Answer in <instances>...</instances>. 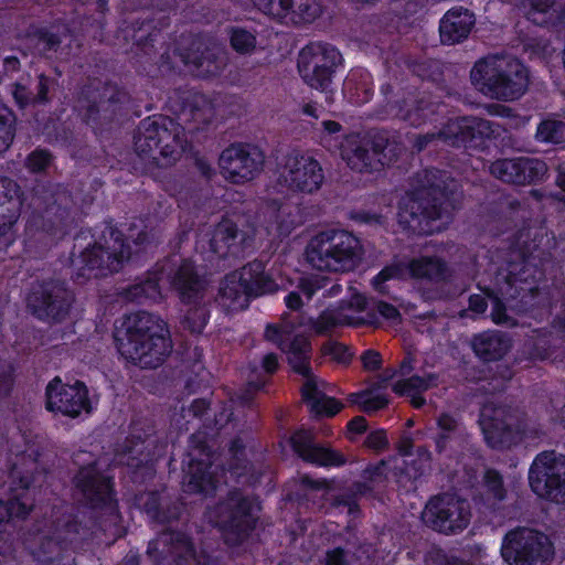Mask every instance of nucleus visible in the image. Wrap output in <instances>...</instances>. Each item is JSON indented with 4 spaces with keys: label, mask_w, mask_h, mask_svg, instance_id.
<instances>
[{
    "label": "nucleus",
    "mask_w": 565,
    "mask_h": 565,
    "mask_svg": "<svg viewBox=\"0 0 565 565\" xmlns=\"http://www.w3.org/2000/svg\"><path fill=\"white\" fill-rule=\"evenodd\" d=\"M171 286L184 303H193L184 313L181 326L192 334H202L210 319V310L201 301L204 298L205 282L195 271L194 265L183 260L171 276Z\"/></svg>",
    "instance_id": "obj_11"
},
{
    "label": "nucleus",
    "mask_w": 565,
    "mask_h": 565,
    "mask_svg": "<svg viewBox=\"0 0 565 565\" xmlns=\"http://www.w3.org/2000/svg\"><path fill=\"white\" fill-rule=\"evenodd\" d=\"M470 79L483 95L502 102L519 99L530 84L527 68L518 58L503 55H488L477 61Z\"/></svg>",
    "instance_id": "obj_5"
},
{
    "label": "nucleus",
    "mask_w": 565,
    "mask_h": 565,
    "mask_svg": "<svg viewBox=\"0 0 565 565\" xmlns=\"http://www.w3.org/2000/svg\"><path fill=\"white\" fill-rule=\"evenodd\" d=\"M341 61L342 56L335 47L320 43L310 44L300 51L298 70L310 87L328 93Z\"/></svg>",
    "instance_id": "obj_18"
},
{
    "label": "nucleus",
    "mask_w": 565,
    "mask_h": 565,
    "mask_svg": "<svg viewBox=\"0 0 565 565\" xmlns=\"http://www.w3.org/2000/svg\"><path fill=\"white\" fill-rule=\"evenodd\" d=\"M535 139L540 142L562 143L565 141V122L562 120H543L536 130Z\"/></svg>",
    "instance_id": "obj_48"
},
{
    "label": "nucleus",
    "mask_w": 565,
    "mask_h": 565,
    "mask_svg": "<svg viewBox=\"0 0 565 565\" xmlns=\"http://www.w3.org/2000/svg\"><path fill=\"white\" fill-rule=\"evenodd\" d=\"M252 373H253V375H250L248 377L246 387L244 388V391L238 396V398L241 399V402L243 404H248L253 399L254 394L257 391H259L265 385V383H266L265 380L260 379L256 374V369H253Z\"/></svg>",
    "instance_id": "obj_61"
},
{
    "label": "nucleus",
    "mask_w": 565,
    "mask_h": 565,
    "mask_svg": "<svg viewBox=\"0 0 565 565\" xmlns=\"http://www.w3.org/2000/svg\"><path fill=\"white\" fill-rule=\"evenodd\" d=\"M362 255L359 238L344 230L319 232L306 247L308 263L320 271H352L359 266Z\"/></svg>",
    "instance_id": "obj_7"
},
{
    "label": "nucleus",
    "mask_w": 565,
    "mask_h": 565,
    "mask_svg": "<svg viewBox=\"0 0 565 565\" xmlns=\"http://www.w3.org/2000/svg\"><path fill=\"white\" fill-rule=\"evenodd\" d=\"M185 143L184 129L166 116L141 120L134 136L137 154L161 168L174 164L181 158Z\"/></svg>",
    "instance_id": "obj_6"
},
{
    "label": "nucleus",
    "mask_w": 565,
    "mask_h": 565,
    "mask_svg": "<svg viewBox=\"0 0 565 565\" xmlns=\"http://www.w3.org/2000/svg\"><path fill=\"white\" fill-rule=\"evenodd\" d=\"M468 117L449 120L440 129L441 140L452 147H471L470 124Z\"/></svg>",
    "instance_id": "obj_44"
},
{
    "label": "nucleus",
    "mask_w": 565,
    "mask_h": 565,
    "mask_svg": "<svg viewBox=\"0 0 565 565\" xmlns=\"http://www.w3.org/2000/svg\"><path fill=\"white\" fill-rule=\"evenodd\" d=\"M211 114L210 102L199 94L189 96L182 109V116L185 120H192L198 124L209 121Z\"/></svg>",
    "instance_id": "obj_46"
},
{
    "label": "nucleus",
    "mask_w": 565,
    "mask_h": 565,
    "mask_svg": "<svg viewBox=\"0 0 565 565\" xmlns=\"http://www.w3.org/2000/svg\"><path fill=\"white\" fill-rule=\"evenodd\" d=\"M245 241L246 234L239 231L233 221L225 218L214 228L210 246L212 252L221 258L230 255L238 257L244 249Z\"/></svg>",
    "instance_id": "obj_33"
},
{
    "label": "nucleus",
    "mask_w": 565,
    "mask_h": 565,
    "mask_svg": "<svg viewBox=\"0 0 565 565\" xmlns=\"http://www.w3.org/2000/svg\"><path fill=\"white\" fill-rule=\"evenodd\" d=\"M52 156L46 150H35L29 154L26 166L32 172L44 171L51 163Z\"/></svg>",
    "instance_id": "obj_60"
},
{
    "label": "nucleus",
    "mask_w": 565,
    "mask_h": 565,
    "mask_svg": "<svg viewBox=\"0 0 565 565\" xmlns=\"http://www.w3.org/2000/svg\"><path fill=\"white\" fill-rule=\"evenodd\" d=\"M147 555L153 559L147 562L135 554H128L119 565H160L169 558L174 565H185L194 556V548L183 532L164 530L149 543Z\"/></svg>",
    "instance_id": "obj_22"
},
{
    "label": "nucleus",
    "mask_w": 565,
    "mask_h": 565,
    "mask_svg": "<svg viewBox=\"0 0 565 565\" xmlns=\"http://www.w3.org/2000/svg\"><path fill=\"white\" fill-rule=\"evenodd\" d=\"M402 151V145L391 139L388 132L375 131L364 137L348 138L342 145L341 156L352 170L372 172L393 162Z\"/></svg>",
    "instance_id": "obj_8"
},
{
    "label": "nucleus",
    "mask_w": 565,
    "mask_h": 565,
    "mask_svg": "<svg viewBox=\"0 0 565 565\" xmlns=\"http://www.w3.org/2000/svg\"><path fill=\"white\" fill-rule=\"evenodd\" d=\"M239 273L250 297L271 294L278 289V285L265 271V265L260 260H253L246 264L239 269Z\"/></svg>",
    "instance_id": "obj_38"
},
{
    "label": "nucleus",
    "mask_w": 565,
    "mask_h": 565,
    "mask_svg": "<svg viewBox=\"0 0 565 565\" xmlns=\"http://www.w3.org/2000/svg\"><path fill=\"white\" fill-rule=\"evenodd\" d=\"M278 181L294 192L312 194L323 184L324 173L313 157L292 151L285 159Z\"/></svg>",
    "instance_id": "obj_24"
},
{
    "label": "nucleus",
    "mask_w": 565,
    "mask_h": 565,
    "mask_svg": "<svg viewBox=\"0 0 565 565\" xmlns=\"http://www.w3.org/2000/svg\"><path fill=\"white\" fill-rule=\"evenodd\" d=\"M104 239L105 245L95 244L79 256L81 275L88 279L119 271L130 257L129 247L125 245L119 231L110 228L109 238L104 236Z\"/></svg>",
    "instance_id": "obj_15"
},
{
    "label": "nucleus",
    "mask_w": 565,
    "mask_h": 565,
    "mask_svg": "<svg viewBox=\"0 0 565 565\" xmlns=\"http://www.w3.org/2000/svg\"><path fill=\"white\" fill-rule=\"evenodd\" d=\"M127 444H132V440H128ZM150 460V454L145 452V441L139 440L138 443L129 446L125 445L121 461L131 468H139Z\"/></svg>",
    "instance_id": "obj_52"
},
{
    "label": "nucleus",
    "mask_w": 565,
    "mask_h": 565,
    "mask_svg": "<svg viewBox=\"0 0 565 565\" xmlns=\"http://www.w3.org/2000/svg\"><path fill=\"white\" fill-rule=\"evenodd\" d=\"M116 342L120 354L142 369L158 367L172 350L166 323L146 311L126 318Z\"/></svg>",
    "instance_id": "obj_2"
},
{
    "label": "nucleus",
    "mask_w": 565,
    "mask_h": 565,
    "mask_svg": "<svg viewBox=\"0 0 565 565\" xmlns=\"http://www.w3.org/2000/svg\"><path fill=\"white\" fill-rule=\"evenodd\" d=\"M15 222L17 217L14 215H0V243L2 245L8 246L12 243V227Z\"/></svg>",
    "instance_id": "obj_62"
},
{
    "label": "nucleus",
    "mask_w": 565,
    "mask_h": 565,
    "mask_svg": "<svg viewBox=\"0 0 565 565\" xmlns=\"http://www.w3.org/2000/svg\"><path fill=\"white\" fill-rule=\"evenodd\" d=\"M119 295L127 301L141 303L146 299H160L161 290L158 278L153 276L124 288Z\"/></svg>",
    "instance_id": "obj_43"
},
{
    "label": "nucleus",
    "mask_w": 565,
    "mask_h": 565,
    "mask_svg": "<svg viewBox=\"0 0 565 565\" xmlns=\"http://www.w3.org/2000/svg\"><path fill=\"white\" fill-rule=\"evenodd\" d=\"M173 56L198 77L218 75L226 65L224 53L216 46H210L198 36H182L173 51Z\"/></svg>",
    "instance_id": "obj_21"
},
{
    "label": "nucleus",
    "mask_w": 565,
    "mask_h": 565,
    "mask_svg": "<svg viewBox=\"0 0 565 565\" xmlns=\"http://www.w3.org/2000/svg\"><path fill=\"white\" fill-rule=\"evenodd\" d=\"M377 322L375 312L367 311L365 317H352L344 312V307L340 306L335 310H324L320 316L311 320V328L317 334L323 335L337 327L341 326H364Z\"/></svg>",
    "instance_id": "obj_36"
},
{
    "label": "nucleus",
    "mask_w": 565,
    "mask_h": 565,
    "mask_svg": "<svg viewBox=\"0 0 565 565\" xmlns=\"http://www.w3.org/2000/svg\"><path fill=\"white\" fill-rule=\"evenodd\" d=\"M50 530L54 534V537L65 545L67 551L82 547L93 537L92 529L82 524V522L72 514H65L56 519Z\"/></svg>",
    "instance_id": "obj_34"
},
{
    "label": "nucleus",
    "mask_w": 565,
    "mask_h": 565,
    "mask_svg": "<svg viewBox=\"0 0 565 565\" xmlns=\"http://www.w3.org/2000/svg\"><path fill=\"white\" fill-rule=\"evenodd\" d=\"M32 204L35 223L43 231L50 233L62 232L73 221L71 214L72 196L67 190L60 185L36 189Z\"/></svg>",
    "instance_id": "obj_17"
},
{
    "label": "nucleus",
    "mask_w": 565,
    "mask_h": 565,
    "mask_svg": "<svg viewBox=\"0 0 565 565\" xmlns=\"http://www.w3.org/2000/svg\"><path fill=\"white\" fill-rule=\"evenodd\" d=\"M249 297L239 270H235L221 280L216 301L226 311H238L248 306Z\"/></svg>",
    "instance_id": "obj_35"
},
{
    "label": "nucleus",
    "mask_w": 565,
    "mask_h": 565,
    "mask_svg": "<svg viewBox=\"0 0 565 565\" xmlns=\"http://www.w3.org/2000/svg\"><path fill=\"white\" fill-rule=\"evenodd\" d=\"M260 507L258 502L245 495L239 489L231 490L218 504V524L227 544L238 545L255 527Z\"/></svg>",
    "instance_id": "obj_12"
},
{
    "label": "nucleus",
    "mask_w": 565,
    "mask_h": 565,
    "mask_svg": "<svg viewBox=\"0 0 565 565\" xmlns=\"http://www.w3.org/2000/svg\"><path fill=\"white\" fill-rule=\"evenodd\" d=\"M488 297L492 301L491 318L493 322L507 327L515 326V320L507 313L505 306L501 299L494 294H488Z\"/></svg>",
    "instance_id": "obj_56"
},
{
    "label": "nucleus",
    "mask_w": 565,
    "mask_h": 565,
    "mask_svg": "<svg viewBox=\"0 0 565 565\" xmlns=\"http://www.w3.org/2000/svg\"><path fill=\"white\" fill-rule=\"evenodd\" d=\"M75 294L67 282L60 278L34 281L26 295V310L38 320L58 324L70 318Z\"/></svg>",
    "instance_id": "obj_9"
},
{
    "label": "nucleus",
    "mask_w": 565,
    "mask_h": 565,
    "mask_svg": "<svg viewBox=\"0 0 565 565\" xmlns=\"http://www.w3.org/2000/svg\"><path fill=\"white\" fill-rule=\"evenodd\" d=\"M17 117L6 105L0 104V152L7 150L15 136Z\"/></svg>",
    "instance_id": "obj_49"
},
{
    "label": "nucleus",
    "mask_w": 565,
    "mask_h": 565,
    "mask_svg": "<svg viewBox=\"0 0 565 565\" xmlns=\"http://www.w3.org/2000/svg\"><path fill=\"white\" fill-rule=\"evenodd\" d=\"M45 407L49 412L75 418L82 412H90L88 391L79 381L70 385L55 376L45 388Z\"/></svg>",
    "instance_id": "obj_25"
},
{
    "label": "nucleus",
    "mask_w": 565,
    "mask_h": 565,
    "mask_svg": "<svg viewBox=\"0 0 565 565\" xmlns=\"http://www.w3.org/2000/svg\"><path fill=\"white\" fill-rule=\"evenodd\" d=\"M321 350L324 355H330L339 363H348L352 356L347 345L332 340L326 342Z\"/></svg>",
    "instance_id": "obj_57"
},
{
    "label": "nucleus",
    "mask_w": 565,
    "mask_h": 565,
    "mask_svg": "<svg viewBox=\"0 0 565 565\" xmlns=\"http://www.w3.org/2000/svg\"><path fill=\"white\" fill-rule=\"evenodd\" d=\"M390 110L395 117L418 127L435 115L436 104L426 95L409 93L391 104Z\"/></svg>",
    "instance_id": "obj_31"
},
{
    "label": "nucleus",
    "mask_w": 565,
    "mask_h": 565,
    "mask_svg": "<svg viewBox=\"0 0 565 565\" xmlns=\"http://www.w3.org/2000/svg\"><path fill=\"white\" fill-rule=\"evenodd\" d=\"M500 552L509 565H550L554 557L548 536L527 526L510 530L503 536Z\"/></svg>",
    "instance_id": "obj_10"
},
{
    "label": "nucleus",
    "mask_w": 565,
    "mask_h": 565,
    "mask_svg": "<svg viewBox=\"0 0 565 565\" xmlns=\"http://www.w3.org/2000/svg\"><path fill=\"white\" fill-rule=\"evenodd\" d=\"M435 380L436 376L434 374H428L427 376L413 375L408 379L397 381L393 385V391L399 395L420 394L433 386Z\"/></svg>",
    "instance_id": "obj_47"
},
{
    "label": "nucleus",
    "mask_w": 565,
    "mask_h": 565,
    "mask_svg": "<svg viewBox=\"0 0 565 565\" xmlns=\"http://www.w3.org/2000/svg\"><path fill=\"white\" fill-rule=\"evenodd\" d=\"M167 24L166 19H138L129 28L131 32L130 38L145 55L152 57L157 53L154 43L161 38V28Z\"/></svg>",
    "instance_id": "obj_37"
},
{
    "label": "nucleus",
    "mask_w": 565,
    "mask_h": 565,
    "mask_svg": "<svg viewBox=\"0 0 565 565\" xmlns=\"http://www.w3.org/2000/svg\"><path fill=\"white\" fill-rule=\"evenodd\" d=\"M54 86L55 81L53 78L40 74L34 81L28 77L14 83L12 85V96L20 109L29 106L46 105L51 102L50 92Z\"/></svg>",
    "instance_id": "obj_30"
},
{
    "label": "nucleus",
    "mask_w": 565,
    "mask_h": 565,
    "mask_svg": "<svg viewBox=\"0 0 565 565\" xmlns=\"http://www.w3.org/2000/svg\"><path fill=\"white\" fill-rule=\"evenodd\" d=\"M141 502L148 515L160 523H169L178 520L182 512V505L173 502V514L161 512L163 503L169 501L164 492H149L141 497Z\"/></svg>",
    "instance_id": "obj_42"
},
{
    "label": "nucleus",
    "mask_w": 565,
    "mask_h": 565,
    "mask_svg": "<svg viewBox=\"0 0 565 565\" xmlns=\"http://www.w3.org/2000/svg\"><path fill=\"white\" fill-rule=\"evenodd\" d=\"M127 98V94L117 86L94 82L83 87L76 108L87 124L107 122L114 118Z\"/></svg>",
    "instance_id": "obj_19"
},
{
    "label": "nucleus",
    "mask_w": 565,
    "mask_h": 565,
    "mask_svg": "<svg viewBox=\"0 0 565 565\" xmlns=\"http://www.w3.org/2000/svg\"><path fill=\"white\" fill-rule=\"evenodd\" d=\"M489 172L503 183L524 186L542 181L547 173V166L535 158H503L491 162Z\"/></svg>",
    "instance_id": "obj_27"
},
{
    "label": "nucleus",
    "mask_w": 565,
    "mask_h": 565,
    "mask_svg": "<svg viewBox=\"0 0 565 565\" xmlns=\"http://www.w3.org/2000/svg\"><path fill=\"white\" fill-rule=\"evenodd\" d=\"M295 324L282 321L280 324H268L265 330V339L275 343L284 353L292 370L306 377L301 388L305 402L311 412L317 415L334 416L343 405L335 398L327 397L317 387V381L310 367L311 343L307 337L297 334L292 337Z\"/></svg>",
    "instance_id": "obj_4"
},
{
    "label": "nucleus",
    "mask_w": 565,
    "mask_h": 565,
    "mask_svg": "<svg viewBox=\"0 0 565 565\" xmlns=\"http://www.w3.org/2000/svg\"><path fill=\"white\" fill-rule=\"evenodd\" d=\"M65 552H67L65 545L56 540L51 530H49L46 534L40 537L38 546L33 551V555L35 561L64 562Z\"/></svg>",
    "instance_id": "obj_45"
},
{
    "label": "nucleus",
    "mask_w": 565,
    "mask_h": 565,
    "mask_svg": "<svg viewBox=\"0 0 565 565\" xmlns=\"http://www.w3.org/2000/svg\"><path fill=\"white\" fill-rule=\"evenodd\" d=\"M292 449L305 461L319 466H341L345 462L342 454L320 446L315 441V436L308 430H299L290 438Z\"/></svg>",
    "instance_id": "obj_29"
},
{
    "label": "nucleus",
    "mask_w": 565,
    "mask_h": 565,
    "mask_svg": "<svg viewBox=\"0 0 565 565\" xmlns=\"http://www.w3.org/2000/svg\"><path fill=\"white\" fill-rule=\"evenodd\" d=\"M46 468L35 449L17 454L11 462L9 479L12 498L6 503L0 500V548L3 553L11 548L15 530L11 519L25 518L34 505L29 494L44 482Z\"/></svg>",
    "instance_id": "obj_3"
},
{
    "label": "nucleus",
    "mask_w": 565,
    "mask_h": 565,
    "mask_svg": "<svg viewBox=\"0 0 565 565\" xmlns=\"http://www.w3.org/2000/svg\"><path fill=\"white\" fill-rule=\"evenodd\" d=\"M190 443V456L192 457V461L196 460L198 462L190 465L188 481L185 483L186 491L205 495L211 494L216 488L213 472L210 471L211 463L198 458V456L207 455V445L204 440V436L194 434L191 436Z\"/></svg>",
    "instance_id": "obj_28"
},
{
    "label": "nucleus",
    "mask_w": 565,
    "mask_h": 565,
    "mask_svg": "<svg viewBox=\"0 0 565 565\" xmlns=\"http://www.w3.org/2000/svg\"><path fill=\"white\" fill-rule=\"evenodd\" d=\"M127 238L131 239L137 246H148L158 242L160 235L159 232L154 228H148L147 226H143L142 228L138 230L137 225H132L129 228Z\"/></svg>",
    "instance_id": "obj_55"
},
{
    "label": "nucleus",
    "mask_w": 565,
    "mask_h": 565,
    "mask_svg": "<svg viewBox=\"0 0 565 565\" xmlns=\"http://www.w3.org/2000/svg\"><path fill=\"white\" fill-rule=\"evenodd\" d=\"M324 565H350L348 553L342 547H337L326 553Z\"/></svg>",
    "instance_id": "obj_64"
},
{
    "label": "nucleus",
    "mask_w": 565,
    "mask_h": 565,
    "mask_svg": "<svg viewBox=\"0 0 565 565\" xmlns=\"http://www.w3.org/2000/svg\"><path fill=\"white\" fill-rule=\"evenodd\" d=\"M278 18L292 14L299 22L310 23L321 14L318 0H278Z\"/></svg>",
    "instance_id": "obj_41"
},
{
    "label": "nucleus",
    "mask_w": 565,
    "mask_h": 565,
    "mask_svg": "<svg viewBox=\"0 0 565 565\" xmlns=\"http://www.w3.org/2000/svg\"><path fill=\"white\" fill-rule=\"evenodd\" d=\"M454 268L441 257L420 256L407 263H398L382 269L374 278L377 286L391 278L415 280L427 284H448L454 278Z\"/></svg>",
    "instance_id": "obj_20"
},
{
    "label": "nucleus",
    "mask_w": 565,
    "mask_h": 565,
    "mask_svg": "<svg viewBox=\"0 0 565 565\" xmlns=\"http://www.w3.org/2000/svg\"><path fill=\"white\" fill-rule=\"evenodd\" d=\"M476 19L472 12L463 8L448 10L440 20L439 34L441 43L456 44L468 38Z\"/></svg>",
    "instance_id": "obj_32"
},
{
    "label": "nucleus",
    "mask_w": 565,
    "mask_h": 565,
    "mask_svg": "<svg viewBox=\"0 0 565 565\" xmlns=\"http://www.w3.org/2000/svg\"><path fill=\"white\" fill-rule=\"evenodd\" d=\"M65 31L60 32L54 28H36L26 34V44L40 56L53 57L62 44Z\"/></svg>",
    "instance_id": "obj_40"
},
{
    "label": "nucleus",
    "mask_w": 565,
    "mask_h": 565,
    "mask_svg": "<svg viewBox=\"0 0 565 565\" xmlns=\"http://www.w3.org/2000/svg\"><path fill=\"white\" fill-rule=\"evenodd\" d=\"M73 486L74 498L90 508L106 505L113 500L111 479L98 469L96 461L78 469Z\"/></svg>",
    "instance_id": "obj_26"
},
{
    "label": "nucleus",
    "mask_w": 565,
    "mask_h": 565,
    "mask_svg": "<svg viewBox=\"0 0 565 565\" xmlns=\"http://www.w3.org/2000/svg\"><path fill=\"white\" fill-rule=\"evenodd\" d=\"M529 483L537 497L565 504V456L554 450L539 454L530 467Z\"/></svg>",
    "instance_id": "obj_14"
},
{
    "label": "nucleus",
    "mask_w": 565,
    "mask_h": 565,
    "mask_svg": "<svg viewBox=\"0 0 565 565\" xmlns=\"http://www.w3.org/2000/svg\"><path fill=\"white\" fill-rule=\"evenodd\" d=\"M427 559L430 561L433 565H470L454 555L447 554L439 547H431L427 553Z\"/></svg>",
    "instance_id": "obj_59"
},
{
    "label": "nucleus",
    "mask_w": 565,
    "mask_h": 565,
    "mask_svg": "<svg viewBox=\"0 0 565 565\" xmlns=\"http://www.w3.org/2000/svg\"><path fill=\"white\" fill-rule=\"evenodd\" d=\"M263 151L250 143H233L225 148L218 159L224 178L233 183H244L256 178L264 167Z\"/></svg>",
    "instance_id": "obj_23"
},
{
    "label": "nucleus",
    "mask_w": 565,
    "mask_h": 565,
    "mask_svg": "<svg viewBox=\"0 0 565 565\" xmlns=\"http://www.w3.org/2000/svg\"><path fill=\"white\" fill-rule=\"evenodd\" d=\"M232 47L241 53H250L256 47V36L242 28H232L230 36Z\"/></svg>",
    "instance_id": "obj_53"
},
{
    "label": "nucleus",
    "mask_w": 565,
    "mask_h": 565,
    "mask_svg": "<svg viewBox=\"0 0 565 565\" xmlns=\"http://www.w3.org/2000/svg\"><path fill=\"white\" fill-rule=\"evenodd\" d=\"M420 518L423 523L433 531L445 535H457L470 523V504L457 494L439 493L426 502Z\"/></svg>",
    "instance_id": "obj_13"
},
{
    "label": "nucleus",
    "mask_w": 565,
    "mask_h": 565,
    "mask_svg": "<svg viewBox=\"0 0 565 565\" xmlns=\"http://www.w3.org/2000/svg\"><path fill=\"white\" fill-rule=\"evenodd\" d=\"M13 367L8 361H0V398L8 397L13 388Z\"/></svg>",
    "instance_id": "obj_58"
},
{
    "label": "nucleus",
    "mask_w": 565,
    "mask_h": 565,
    "mask_svg": "<svg viewBox=\"0 0 565 565\" xmlns=\"http://www.w3.org/2000/svg\"><path fill=\"white\" fill-rule=\"evenodd\" d=\"M479 425L488 446L493 449H509L523 440L526 430L507 406L486 404L480 413Z\"/></svg>",
    "instance_id": "obj_16"
},
{
    "label": "nucleus",
    "mask_w": 565,
    "mask_h": 565,
    "mask_svg": "<svg viewBox=\"0 0 565 565\" xmlns=\"http://www.w3.org/2000/svg\"><path fill=\"white\" fill-rule=\"evenodd\" d=\"M417 185L403 198L399 204L398 221L417 235L434 232L431 223L447 213L446 202L456 182L446 172L427 169L416 174Z\"/></svg>",
    "instance_id": "obj_1"
},
{
    "label": "nucleus",
    "mask_w": 565,
    "mask_h": 565,
    "mask_svg": "<svg viewBox=\"0 0 565 565\" xmlns=\"http://www.w3.org/2000/svg\"><path fill=\"white\" fill-rule=\"evenodd\" d=\"M386 462L381 460L374 466H369L363 470V479L367 482H382L385 479Z\"/></svg>",
    "instance_id": "obj_63"
},
{
    "label": "nucleus",
    "mask_w": 565,
    "mask_h": 565,
    "mask_svg": "<svg viewBox=\"0 0 565 565\" xmlns=\"http://www.w3.org/2000/svg\"><path fill=\"white\" fill-rule=\"evenodd\" d=\"M467 122L470 124L471 147H477L494 134L493 124L487 119L468 117Z\"/></svg>",
    "instance_id": "obj_54"
},
{
    "label": "nucleus",
    "mask_w": 565,
    "mask_h": 565,
    "mask_svg": "<svg viewBox=\"0 0 565 565\" xmlns=\"http://www.w3.org/2000/svg\"><path fill=\"white\" fill-rule=\"evenodd\" d=\"M511 348L510 339L498 331L483 332L472 340L475 353L483 361H497Z\"/></svg>",
    "instance_id": "obj_39"
},
{
    "label": "nucleus",
    "mask_w": 565,
    "mask_h": 565,
    "mask_svg": "<svg viewBox=\"0 0 565 565\" xmlns=\"http://www.w3.org/2000/svg\"><path fill=\"white\" fill-rule=\"evenodd\" d=\"M483 487L488 499L500 502L505 499L507 490L502 476L494 469H487L483 476Z\"/></svg>",
    "instance_id": "obj_50"
},
{
    "label": "nucleus",
    "mask_w": 565,
    "mask_h": 565,
    "mask_svg": "<svg viewBox=\"0 0 565 565\" xmlns=\"http://www.w3.org/2000/svg\"><path fill=\"white\" fill-rule=\"evenodd\" d=\"M440 433L436 437V448L438 452H443L448 441L451 439L452 435L457 431L459 427L458 420L448 414H441L437 420Z\"/></svg>",
    "instance_id": "obj_51"
}]
</instances>
